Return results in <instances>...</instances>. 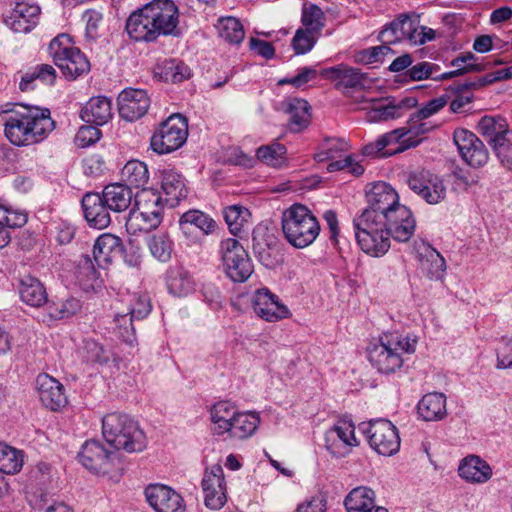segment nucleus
<instances>
[{
	"label": "nucleus",
	"instance_id": "1",
	"mask_svg": "<svg viewBox=\"0 0 512 512\" xmlns=\"http://www.w3.org/2000/svg\"><path fill=\"white\" fill-rule=\"evenodd\" d=\"M126 31L136 42L152 43L160 37H178L179 9L173 0H152L130 14Z\"/></svg>",
	"mask_w": 512,
	"mask_h": 512
},
{
	"label": "nucleus",
	"instance_id": "2",
	"mask_svg": "<svg viewBox=\"0 0 512 512\" xmlns=\"http://www.w3.org/2000/svg\"><path fill=\"white\" fill-rule=\"evenodd\" d=\"M54 128L48 108L21 105V111L4 118L5 137L16 146L42 141Z\"/></svg>",
	"mask_w": 512,
	"mask_h": 512
},
{
	"label": "nucleus",
	"instance_id": "3",
	"mask_svg": "<svg viewBox=\"0 0 512 512\" xmlns=\"http://www.w3.org/2000/svg\"><path fill=\"white\" fill-rule=\"evenodd\" d=\"M416 344V337L399 332L384 333L377 343L368 347V359L380 373H394L403 365V353H414Z\"/></svg>",
	"mask_w": 512,
	"mask_h": 512
},
{
	"label": "nucleus",
	"instance_id": "4",
	"mask_svg": "<svg viewBox=\"0 0 512 512\" xmlns=\"http://www.w3.org/2000/svg\"><path fill=\"white\" fill-rule=\"evenodd\" d=\"M105 441L116 450L128 453L141 452L146 447V437L138 423L127 414L113 412L102 419Z\"/></svg>",
	"mask_w": 512,
	"mask_h": 512
},
{
	"label": "nucleus",
	"instance_id": "5",
	"mask_svg": "<svg viewBox=\"0 0 512 512\" xmlns=\"http://www.w3.org/2000/svg\"><path fill=\"white\" fill-rule=\"evenodd\" d=\"M430 126L418 124L414 126L408 119L406 126L392 130L380 136L376 141L364 146L363 154L372 157H388L416 147L420 136L429 133Z\"/></svg>",
	"mask_w": 512,
	"mask_h": 512
},
{
	"label": "nucleus",
	"instance_id": "6",
	"mask_svg": "<svg viewBox=\"0 0 512 512\" xmlns=\"http://www.w3.org/2000/svg\"><path fill=\"white\" fill-rule=\"evenodd\" d=\"M282 231L292 246L305 248L316 240L320 224L306 206L293 204L282 214Z\"/></svg>",
	"mask_w": 512,
	"mask_h": 512
},
{
	"label": "nucleus",
	"instance_id": "7",
	"mask_svg": "<svg viewBox=\"0 0 512 512\" xmlns=\"http://www.w3.org/2000/svg\"><path fill=\"white\" fill-rule=\"evenodd\" d=\"M355 238L363 252L374 257L386 254L391 234L383 220L358 216L353 220Z\"/></svg>",
	"mask_w": 512,
	"mask_h": 512
},
{
	"label": "nucleus",
	"instance_id": "8",
	"mask_svg": "<svg viewBox=\"0 0 512 512\" xmlns=\"http://www.w3.org/2000/svg\"><path fill=\"white\" fill-rule=\"evenodd\" d=\"M70 38L66 34L55 37L49 44V51L54 64L61 70L67 80H75L90 71V62L79 48L65 45Z\"/></svg>",
	"mask_w": 512,
	"mask_h": 512
},
{
	"label": "nucleus",
	"instance_id": "9",
	"mask_svg": "<svg viewBox=\"0 0 512 512\" xmlns=\"http://www.w3.org/2000/svg\"><path fill=\"white\" fill-rule=\"evenodd\" d=\"M79 462L92 473L118 478L123 470L116 452L108 451L98 440H87L78 453Z\"/></svg>",
	"mask_w": 512,
	"mask_h": 512
},
{
	"label": "nucleus",
	"instance_id": "10",
	"mask_svg": "<svg viewBox=\"0 0 512 512\" xmlns=\"http://www.w3.org/2000/svg\"><path fill=\"white\" fill-rule=\"evenodd\" d=\"M188 124L185 117L173 114L163 121L151 137V147L158 154L179 149L187 140Z\"/></svg>",
	"mask_w": 512,
	"mask_h": 512
},
{
	"label": "nucleus",
	"instance_id": "11",
	"mask_svg": "<svg viewBox=\"0 0 512 512\" xmlns=\"http://www.w3.org/2000/svg\"><path fill=\"white\" fill-rule=\"evenodd\" d=\"M221 259L227 276L234 282H245L253 273L252 261L244 247L233 238L220 246Z\"/></svg>",
	"mask_w": 512,
	"mask_h": 512
},
{
	"label": "nucleus",
	"instance_id": "12",
	"mask_svg": "<svg viewBox=\"0 0 512 512\" xmlns=\"http://www.w3.org/2000/svg\"><path fill=\"white\" fill-rule=\"evenodd\" d=\"M408 187L426 203L435 205L446 198L447 188L440 176L427 169H416L406 173Z\"/></svg>",
	"mask_w": 512,
	"mask_h": 512
},
{
	"label": "nucleus",
	"instance_id": "13",
	"mask_svg": "<svg viewBox=\"0 0 512 512\" xmlns=\"http://www.w3.org/2000/svg\"><path fill=\"white\" fill-rule=\"evenodd\" d=\"M362 430L367 434L373 450L383 456H392L399 451L400 437L395 425L386 419H377L363 424Z\"/></svg>",
	"mask_w": 512,
	"mask_h": 512
},
{
	"label": "nucleus",
	"instance_id": "14",
	"mask_svg": "<svg viewBox=\"0 0 512 512\" xmlns=\"http://www.w3.org/2000/svg\"><path fill=\"white\" fill-rule=\"evenodd\" d=\"M367 208L361 213L360 216L384 219L392 210L398 206L399 196L396 190L385 182H377L366 192Z\"/></svg>",
	"mask_w": 512,
	"mask_h": 512
},
{
	"label": "nucleus",
	"instance_id": "15",
	"mask_svg": "<svg viewBox=\"0 0 512 512\" xmlns=\"http://www.w3.org/2000/svg\"><path fill=\"white\" fill-rule=\"evenodd\" d=\"M252 250L258 261L266 268L274 269L283 262L278 239L264 226L253 229Z\"/></svg>",
	"mask_w": 512,
	"mask_h": 512
},
{
	"label": "nucleus",
	"instance_id": "16",
	"mask_svg": "<svg viewBox=\"0 0 512 512\" xmlns=\"http://www.w3.org/2000/svg\"><path fill=\"white\" fill-rule=\"evenodd\" d=\"M453 140L462 159L471 167L479 168L489 160V151L483 141L467 129H456Z\"/></svg>",
	"mask_w": 512,
	"mask_h": 512
},
{
	"label": "nucleus",
	"instance_id": "17",
	"mask_svg": "<svg viewBox=\"0 0 512 512\" xmlns=\"http://www.w3.org/2000/svg\"><path fill=\"white\" fill-rule=\"evenodd\" d=\"M205 505L213 510H218L227 501L226 485L223 468L216 464L206 469L202 479Z\"/></svg>",
	"mask_w": 512,
	"mask_h": 512
},
{
	"label": "nucleus",
	"instance_id": "18",
	"mask_svg": "<svg viewBox=\"0 0 512 512\" xmlns=\"http://www.w3.org/2000/svg\"><path fill=\"white\" fill-rule=\"evenodd\" d=\"M357 445L355 426L351 422H339L326 432L325 447L337 458L345 457L349 454L351 447Z\"/></svg>",
	"mask_w": 512,
	"mask_h": 512
},
{
	"label": "nucleus",
	"instance_id": "19",
	"mask_svg": "<svg viewBox=\"0 0 512 512\" xmlns=\"http://www.w3.org/2000/svg\"><path fill=\"white\" fill-rule=\"evenodd\" d=\"M252 306L259 317L269 322L279 321L290 316L287 306L282 304L278 296L268 288L256 290L252 297Z\"/></svg>",
	"mask_w": 512,
	"mask_h": 512
},
{
	"label": "nucleus",
	"instance_id": "20",
	"mask_svg": "<svg viewBox=\"0 0 512 512\" xmlns=\"http://www.w3.org/2000/svg\"><path fill=\"white\" fill-rule=\"evenodd\" d=\"M216 226L214 219L200 210H189L183 213L179 219L181 232L193 243H197L201 237L213 233Z\"/></svg>",
	"mask_w": 512,
	"mask_h": 512
},
{
	"label": "nucleus",
	"instance_id": "21",
	"mask_svg": "<svg viewBox=\"0 0 512 512\" xmlns=\"http://www.w3.org/2000/svg\"><path fill=\"white\" fill-rule=\"evenodd\" d=\"M383 223L391 237L397 242H407L414 234L416 221L413 213L405 205L399 204L394 210L384 215Z\"/></svg>",
	"mask_w": 512,
	"mask_h": 512
},
{
	"label": "nucleus",
	"instance_id": "22",
	"mask_svg": "<svg viewBox=\"0 0 512 512\" xmlns=\"http://www.w3.org/2000/svg\"><path fill=\"white\" fill-rule=\"evenodd\" d=\"M145 496L156 512H184L183 498L172 488L154 484L145 489Z\"/></svg>",
	"mask_w": 512,
	"mask_h": 512
},
{
	"label": "nucleus",
	"instance_id": "23",
	"mask_svg": "<svg viewBox=\"0 0 512 512\" xmlns=\"http://www.w3.org/2000/svg\"><path fill=\"white\" fill-rule=\"evenodd\" d=\"M117 101L120 117L130 122L144 116L150 106L147 92L142 89H125Z\"/></svg>",
	"mask_w": 512,
	"mask_h": 512
},
{
	"label": "nucleus",
	"instance_id": "24",
	"mask_svg": "<svg viewBox=\"0 0 512 512\" xmlns=\"http://www.w3.org/2000/svg\"><path fill=\"white\" fill-rule=\"evenodd\" d=\"M36 388L42 404L52 411H57L67 403L64 386L55 378L46 373L36 378Z\"/></svg>",
	"mask_w": 512,
	"mask_h": 512
},
{
	"label": "nucleus",
	"instance_id": "25",
	"mask_svg": "<svg viewBox=\"0 0 512 512\" xmlns=\"http://www.w3.org/2000/svg\"><path fill=\"white\" fill-rule=\"evenodd\" d=\"M40 7L17 0L11 13L5 18L10 29L18 33L30 32L38 23Z\"/></svg>",
	"mask_w": 512,
	"mask_h": 512
},
{
	"label": "nucleus",
	"instance_id": "26",
	"mask_svg": "<svg viewBox=\"0 0 512 512\" xmlns=\"http://www.w3.org/2000/svg\"><path fill=\"white\" fill-rule=\"evenodd\" d=\"M84 217L90 227L104 229L111 223L110 208L104 203L102 194L88 192L81 201Z\"/></svg>",
	"mask_w": 512,
	"mask_h": 512
},
{
	"label": "nucleus",
	"instance_id": "27",
	"mask_svg": "<svg viewBox=\"0 0 512 512\" xmlns=\"http://www.w3.org/2000/svg\"><path fill=\"white\" fill-rule=\"evenodd\" d=\"M321 75L335 82L336 89H362L365 87L367 77L358 68L340 64L325 68Z\"/></svg>",
	"mask_w": 512,
	"mask_h": 512
},
{
	"label": "nucleus",
	"instance_id": "28",
	"mask_svg": "<svg viewBox=\"0 0 512 512\" xmlns=\"http://www.w3.org/2000/svg\"><path fill=\"white\" fill-rule=\"evenodd\" d=\"M123 252V244L119 237L105 233L99 236L93 246V257L99 267L110 264L114 257Z\"/></svg>",
	"mask_w": 512,
	"mask_h": 512
},
{
	"label": "nucleus",
	"instance_id": "29",
	"mask_svg": "<svg viewBox=\"0 0 512 512\" xmlns=\"http://www.w3.org/2000/svg\"><path fill=\"white\" fill-rule=\"evenodd\" d=\"M477 131L492 149L502 141L501 139L507 137L506 134L512 132L506 119L501 116L482 117L477 124Z\"/></svg>",
	"mask_w": 512,
	"mask_h": 512
},
{
	"label": "nucleus",
	"instance_id": "30",
	"mask_svg": "<svg viewBox=\"0 0 512 512\" xmlns=\"http://www.w3.org/2000/svg\"><path fill=\"white\" fill-rule=\"evenodd\" d=\"M80 117L87 124H106L112 117L111 100L104 96L91 98L81 109Z\"/></svg>",
	"mask_w": 512,
	"mask_h": 512
},
{
	"label": "nucleus",
	"instance_id": "31",
	"mask_svg": "<svg viewBox=\"0 0 512 512\" xmlns=\"http://www.w3.org/2000/svg\"><path fill=\"white\" fill-rule=\"evenodd\" d=\"M422 269L430 279L440 280L446 271L443 256L430 244L422 242L417 249Z\"/></svg>",
	"mask_w": 512,
	"mask_h": 512
},
{
	"label": "nucleus",
	"instance_id": "32",
	"mask_svg": "<svg viewBox=\"0 0 512 512\" xmlns=\"http://www.w3.org/2000/svg\"><path fill=\"white\" fill-rule=\"evenodd\" d=\"M458 472L464 480L471 483H485L492 476L490 465L475 455L464 458L458 467Z\"/></svg>",
	"mask_w": 512,
	"mask_h": 512
},
{
	"label": "nucleus",
	"instance_id": "33",
	"mask_svg": "<svg viewBox=\"0 0 512 512\" xmlns=\"http://www.w3.org/2000/svg\"><path fill=\"white\" fill-rule=\"evenodd\" d=\"M104 203L111 211L120 213L126 211L132 203L135 195L128 185L114 183L107 185L102 191Z\"/></svg>",
	"mask_w": 512,
	"mask_h": 512
},
{
	"label": "nucleus",
	"instance_id": "34",
	"mask_svg": "<svg viewBox=\"0 0 512 512\" xmlns=\"http://www.w3.org/2000/svg\"><path fill=\"white\" fill-rule=\"evenodd\" d=\"M18 291L21 300L31 307H40L47 303V292L36 277L24 275L19 280Z\"/></svg>",
	"mask_w": 512,
	"mask_h": 512
},
{
	"label": "nucleus",
	"instance_id": "35",
	"mask_svg": "<svg viewBox=\"0 0 512 512\" xmlns=\"http://www.w3.org/2000/svg\"><path fill=\"white\" fill-rule=\"evenodd\" d=\"M161 188L166 195L165 202L175 207L187 197V188L182 175L174 170H164L162 173Z\"/></svg>",
	"mask_w": 512,
	"mask_h": 512
},
{
	"label": "nucleus",
	"instance_id": "36",
	"mask_svg": "<svg viewBox=\"0 0 512 512\" xmlns=\"http://www.w3.org/2000/svg\"><path fill=\"white\" fill-rule=\"evenodd\" d=\"M344 506L347 512H374L380 507L375 504V492L365 486L352 489L345 497Z\"/></svg>",
	"mask_w": 512,
	"mask_h": 512
},
{
	"label": "nucleus",
	"instance_id": "37",
	"mask_svg": "<svg viewBox=\"0 0 512 512\" xmlns=\"http://www.w3.org/2000/svg\"><path fill=\"white\" fill-rule=\"evenodd\" d=\"M417 410L425 421L441 420L446 416V397L442 393H428L419 401Z\"/></svg>",
	"mask_w": 512,
	"mask_h": 512
},
{
	"label": "nucleus",
	"instance_id": "38",
	"mask_svg": "<svg viewBox=\"0 0 512 512\" xmlns=\"http://www.w3.org/2000/svg\"><path fill=\"white\" fill-rule=\"evenodd\" d=\"M167 288L172 295L183 297L194 291L195 282L183 267H171L167 272Z\"/></svg>",
	"mask_w": 512,
	"mask_h": 512
},
{
	"label": "nucleus",
	"instance_id": "39",
	"mask_svg": "<svg viewBox=\"0 0 512 512\" xmlns=\"http://www.w3.org/2000/svg\"><path fill=\"white\" fill-rule=\"evenodd\" d=\"M237 414L236 407L228 401L214 404L210 410L213 432L222 435L231 429V424Z\"/></svg>",
	"mask_w": 512,
	"mask_h": 512
},
{
	"label": "nucleus",
	"instance_id": "40",
	"mask_svg": "<svg viewBox=\"0 0 512 512\" xmlns=\"http://www.w3.org/2000/svg\"><path fill=\"white\" fill-rule=\"evenodd\" d=\"M134 207L140 211H144L145 214L153 215V223H155L157 220V214L163 216V199L159 192L153 189L143 188L140 192H138L134 198Z\"/></svg>",
	"mask_w": 512,
	"mask_h": 512
},
{
	"label": "nucleus",
	"instance_id": "41",
	"mask_svg": "<svg viewBox=\"0 0 512 512\" xmlns=\"http://www.w3.org/2000/svg\"><path fill=\"white\" fill-rule=\"evenodd\" d=\"M309 104L304 99L294 98L287 103L286 112L290 115L289 129L300 132L306 128L310 121Z\"/></svg>",
	"mask_w": 512,
	"mask_h": 512
},
{
	"label": "nucleus",
	"instance_id": "42",
	"mask_svg": "<svg viewBox=\"0 0 512 512\" xmlns=\"http://www.w3.org/2000/svg\"><path fill=\"white\" fill-rule=\"evenodd\" d=\"M57 77L56 70L49 64H40L33 68V70L26 72L22 77L19 84V89L22 92H27L34 89V81L40 80L46 85H53Z\"/></svg>",
	"mask_w": 512,
	"mask_h": 512
},
{
	"label": "nucleus",
	"instance_id": "43",
	"mask_svg": "<svg viewBox=\"0 0 512 512\" xmlns=\"http://www.w3.org/2000/svg\"><path fill=\"white\" fill-rule=\"evenodd\" d=\"M477 57L472 52H467L461 55L462 62H465L463 68H458L453 71L441 73L437 79H451L454 77H458L464 75L469 72H482L487 70L488 68L496 65H501L504 62L502 60H495L494 62H476Z\"/></svg>",
	"mask_w": 512,
	"mask_h": 512
},
{
	"label": "nucleus",
	"instance_id": "44",
	"mask_svg": "<svg viewBox=\"0 0 512 512\" xmlns=\"http://www.w3.org/2000/svg\"><path fill=\"white\" fill-rule=\"evenodd\" d=\"M125 185L135 188L144 187L149 180V172L146 164L139 160L128 161L121 171Z\"/></svg>",
	"mask_w": 512,
	"mask_h": 512
},
{
	"label": "nucleus",
	"instance_id": "45",
	"mask_svg": "<svg viewBox=\"0 0 512 512\" xmlns=\"http://www.w3.org/2000/svg\"><path fill=\"white\" fill-rule=\"evenodd\" d=\"M259 422L255 413H237L228 432L234 438L245 439L255 432Z\"/></svg>",
	"mask_w": 512,
	"mask_h": 512
},
{
	"label": "nucleus",
	"instance_id": "46",
	"mask_svg": "<svg viewBox=\"0 0 512 512\" xmlns=\"http://www.w3.org/2000/svg\"><path fill=\"white\" fill-rule=\"evenodd\" d=\"M449 99L450 97L445 94L428 101L422 108L410 115V123L414 126H417L418 124L429 125V132L432 131L434 126L431 122L425 120L443 109L447 105Z\"/></svg>",
	"mask_w": 512,
	"mask_h": 512
},
{
	"label": "nucleus",
	"instance_id": "47",
	"mask_svg": "<svg viewBox=\"0 0 512 512\" xmlns=\"http://www.w3.org/2000/svg\"><path fill=\"white\" fill-rule=\"evenodd\" d=\"M223 216L231 234L237 236L249 222L251 213L242 205H231L224 208Z\"/></svg>",
	"mask_w": 512,
	"mask_h": 512
},
{
	"label": "nucleus",
	"instance_id": "48",
	"mask_svg": "<svg viewBox=\"0 0 512 512\" xmlns=\"http://www.w3.org/2000/svg\"><path fill=\"white\" fill-rule=\"evenodd\" d=\"M218 30L220 37L231 44H240L245 37L243 25L232 16L219 19Z\"/></svg>",
	"mask_w": 512,
	"mask_h": 512
},
{
	"label": "nucleus",
	"instance_id": "49",
	"mask_svg": "<svg viewBox=\"0 0 512 512\" xmlns=\"http://www.w3.org/2000/svg\"><path fill=\"white\" fill-rule=\"evenodd\" d=\"M23 466V455L20 451L6 444L0 443V472L15 474Z\"/></svg>",
	"mask_w": 512,
	"mask_h": 512
},
{
	"label": "nucleus",
	"instance_id": "50",
	"mask_svg": "<svg viewBox=\"0 0 512 512\" xmlns=\"http://www.w3.org/2000/svg\"><path fill=\"white\" fill-rule=\"evenodd\" d=\"M401 32H403V40L408 39L414 44L426 43L425 35L417 36L419 29V16L415 13H403L397 17Z\"/></svg>",
	"mask_w": 512,
	"mask_h": 512
},
{
	"label": "nucleus",
	"instance_id": "51",
	"mask_svg": "<svg viewBox=\"0 0 512 512\" xmlns=\"http://www.w3.org/2000/svg\"><path fill=\"white\" fill-rule=\"evenodd\" d=\"M287 149L280 143L261 146L256 151V157L263 163L272 167H281L286 162Z\"/></svg>",
	"mask_w": 512,
	"mask_h": 512
},
{
	"label": "nucleus",
	"instance_id": "52",
	"mask_svg": "<svg viewBox=\"0 0 512 512\" xmlns=\"http://www.w3.org/2000/svg\"><path fill=\"white\" fill-rule=\"evenodd\" d=\"M153 257L161 262H168L173 252V242L167 234L153 235L148 243Z\"/></svg>",
	"mask_w": 512,
	"mask_h": 512
},
{
	"label": "nucleus",
	"instance_id": "53",
	"mask_svg": "<svg viewBox=\"0 0 512 512\" xmlns=\"http://www.w3.org/2000/svg\"><path fill=\"white\" fill-rule=\"evenodd\" d=\"M80 309V301L71 297L66 300L50 303L48 305V315L51 319L61 320L75 315Z\"/></svg>",
	"mask_w": 512,
	"mask_h": 512
},
{
	"label": "nucleus",
	"instance_id": "54",
	"mask_svg": "<svg viewBox=\"0 0 512 512\" xmlns=\"http://www.w3.org/2000/svg\"><path fill=\"white\" fill-rule=\"evenodd\" d=\"M302 23L308 31H320L324 26V13L321 8L312 3H305L302 9Z\"/></svg>",
	"mask_w": 512,
	"mask_h": 512
},
{
	"label": "nucleus",
	"instance_id": "55",
	"mask_svg": "<svg viewBox=\"0 0 512 512\" xmlns=\"http://www.w3.org/2000/svg\"><path fill=\"white\" fill-rule=\"evenodd\" d=\"M166 81L180 83L191 76L190 68L182 61L175 59L165 61L163 72Z\"/></svg>",
	"mask_w": 512,
	"mask_h": 512
},
{
	"label": "nucleus",
	"instance_id": "56",
	"mask_svg": "<svg viewBox=\"0 0 512 512\" xmlns=\"http://www.w3.org/2000/svg\"><path fill=\"white\" fill-rule=\"evenodd\" d=\"M439 71L440 66L438 64L423 61L411 66L407 73L413 81H421L429 78L435 81H443L444 79H437L440 75L438 74Z\"/></svg>",
	"mask_w": 512,
	"mask_h": 512
},
{
	"label": "nucleus",
	"instance_id": "57",
	"mask_svg": "<svg viewBox=\"0 0 512 512\" xmlns=\"http://www.w3.org/2000/svg\"><path fill=\"white\" fill-rule=\"evenodd\" d=\"M134 320L130 312L117 314L114 319L119 337L128 344H132L135 340Z\"/></svg>",
	"mask_w": 512,
	"mask_h": 512
},
{
	"label": "nucleus",
	"instance_id": "58",
	"mask_svg": "<svg viewBox=\"0 0 512 512\" xmlns=\"http://www.w3.org/2000/svg\"><path fill=\"white\" fill-rule=\"evenodd\" d=\"M313 31L299 29L296 31L292 39V47L296 54H305L309 52L315 45Z\"/></svg>",
	"mask_w": 512,
	"mask_h": 512
},
{
	"label": "nucleus",
	"instance_id": "59",
	"mask_svg": "<svg viewBox=\"0 0 512 512\" xmlns=\"http://www.w3.org/2000/svg\"><path fill=\"white\" fill-rule=\"evenodd\" d=\"M492 149L501 162L509 170H512V132Z\"/></svg>",
	"mask_w": 512,
	"mask_h": 512
},
{
	"label": "nucleus",
	"instance_id": "60",
	"mask_svg": "<svg viewBox=\"0 0 512 512\" xmlns=\"http://www.w3.org/2000/svg\"><path fill=\"white\" fill-rule=\"evenodd\" d=\"M390 53H393V50L390 48V46L382 43V45L362 50L359 53L358 58L359 61L365 64H372L382 61L383 58Z\"/></svg>",
	"mask_w": 512,
	"mask_h": 512
},
{
	"label": "nucleus",
	"instance_id": "61",
	"mask_svg": "<svg viewBox=\"0 0 512 512\" xmlns=\"http://www.w3.org/2000/svg\"><path fill=\"white\" fill-rule=\"evenodd\" d=\"M378 40L388 46L403 40V32L400 30L397 18L383 27L379 32Z\"/></svg>",
	"mask_w": 512,
	"mask_h": 512
},
{
	"label": "nucleus",
	"instance_id": "62",
	"mask_svg": "<svg viewBox=\"0 0 512 512\" xmlns=\"http://www.w3.org/2000/svg\"><path fill=\"white\" fill-rule=\"evenodd\" d=\"M201 295L213 310H218L222 307L223 297L219 288L212 282L204 283L201 287Z\"/></svg>",
	"mask_w": 512,
	"mask_h": 512
},
{
	"label": "nucleus",
	"instance_id": "63",
	"mask_svg": "<svg viewBox=\"0 0 512 512\" xmlns=\"http://www.w3.org/2000/svg\"><path fill=\"white\" fill-rule=\"evenodd\" d=\"M98 125L89 124L80 127L76 134V141L79 146L87 147L97 142L101 137V131L97 128Z\"/></svg>",
	"mask_w": 512,
	"mask_h": 512
},
{
	"label": "nucleus",
	"instance_id": "64",
	"mask_svg": "<svg viewBox=\"0 0 512 512\" xmlns=\"http://www.w3.org/2000/svg\"><path fill=\"white\" fill-rule=\"evenodd\" d=\"M498 369L512 368V338H502L501 345L497 348Z\"/></svg>",
	"mask_w": 512,
	"mask_h": 512
}]
</instances>
